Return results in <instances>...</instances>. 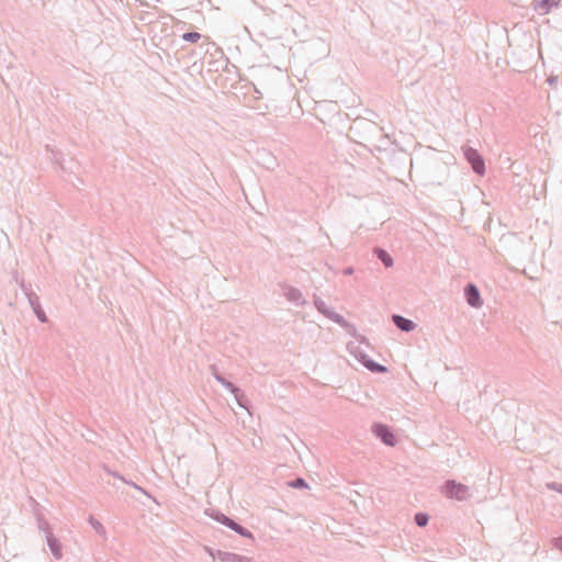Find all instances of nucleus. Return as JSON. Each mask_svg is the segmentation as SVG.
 <instances>
[{"mask_svg":"<svg viewBox=\"0 0 562 562\" xmlns=\"http://www.w3.org/2000/svg\"><path fill=\"white\" fill-rule=\"evenodd\" d=\"M464 155L468 161L471 164L473 170L481 176L484 175L485 164L481 155L475 149L472 148H467Z\"/></svg>","mask_w":562,"mask_h":562,"instance_id":"nucleus-1","label":"nucleus"},{"mask_svg":"<svg viewBox=\"0 0 562 562\" xmlns=\"http://www.w3.org/2000/svg\"><path fill=\"white\" fill-rule=\"evenodd\" d=\"M445 493L450 498H456V499L461 501L467 497L468 490L462 484H457L454 482H448L445 486Z\"/></svg>","mask_w":562,"mask_h":562,"instance_id":"nucleus-2","label":"nucleus"},{"mask_svg":"<svg viewBox=\"0 0 562 562\" xmlns=\"http://www.w3.org/2000/svg\"><path fill=\"white\" fill-rule=\"evenodd\" d=\"M374 432L383 440L384 443L393 446L395 443L394 435L383 425H375Z\"/></svg>","mask_w":562,"mask_h":562,"instance_id":"nucleus-3","label":"nucleus"},{"mask_svg":"<svg viewBox=\"0 0 562 562\" xmlns=\"http://www.w3.org/2000/svg\"><path fill=\"white\" fill-rule=\"evenodd\" d=\"M468 303L471 306L479 307L481 305V296L479 290L474 285H469L465 290Z\"/></svg>","mask_w":562,"mask_h":562,"instance_id":"nucleus-4","label":"nucleus"},{"mask_svg":"<svg viewBox=\"0 0 562 562\" xmlns=\"http://www.w3.org/2000/svg\"><path fill=\"white\" fill-rule=\"evenodd\" d=\"M553 4L554 0H536L533 3V8L541 14H547L550 12Z\"/></svg>","mask_w":562,"mask_h":562,"instance_id":"nucleus-5","label":"nucleus"},{"mask_svg":"<svg viewBox=\"0 0 562 562\" xmlns=\"http://www.w3.org/2000/svg\"><path fill=\"white\" fill-rule=\"evenodd\" d=\"M393 321H394V323L396 324V326L398 328H401L402 330H405V331L413 330L414 327H415V325H414V323L412 321L406 319V318H404L402 316H398V315H395L393 317Z\"/></svg>","mask_w":562,"mask_h":562,"instance_id":"nucleus-6","label":"nucleus"},{"mask_svg":"<svg viewBox=\"0 0 562 562\" xmlns=\"http://www.w3.org/2000/svg\"><path fill=\"white\" fill-rule=\"evenodd\" d=\"M225 524H226L229 528L234 529L236 532L240 533V535H241V536H244V537H250V536H251L249 531H247L246 529H244L241 526L237 525V524H236V522H234L233 520L226 519V520H225Z\"/></svg>","mask_w":562,"mask_h":562,"instance_id":"nucleus-7","label":"nucleus"},{"mask_svg":"<svg viewBox=\"0 0 562 562\" xmlns=\"http://www.w3.org/2000/svg\"><path fill=\"white\" fill-rule=\"evenodd\" d=\"M376 254L386 267L392 266V258L384 250H378Z\"/></svg>","mask_w":562,"mask_h":562,"instance_id":"nucleus-8","label":"nucleus"},{"mask_svg":"<svg viewBox=\"0 0 562 562\" xmlns=\"http://www.w3.org/2000/svg\"><path fill=\"white\" fill-rule=\"evenodd\" d=\"M182 38L188 42H198L201 38L200 33L191 32L182 35Z\"/></svg>","mask_w":562,"mask_h":562,"instance_id":"nucleus-9","label":"nucleus"},{"mask_svg":"<svg viewBox=\"0 0 562 562\" xmlns=\"http://www.w3.org/2000/svg\"><path fill=\"white\" fill-rule=\"evenodd\" d=\"M416 519V522L418 526H426L427 521H428V517L426 515H423V514H418L416 515L415 517Z\"/></svg>","mask_w":562,"mask_h":562,"instance_id":"nucleus-10","label":"nucleus"},{"mask_svg":"<svg viewBox=\"0 0 562 562\" xmlns=\"http://www.w3.org/2000/svg\"><path fill=\"white\" fill-rule=\"evenodd\" d=\"M49 544H50V548H52V551H53L54 555L56 558H60L61 557L60 549H59V547L56 546L55 541L50 540Z\"/></svg>","mask_w":562,"mask_h":562,"instance_id":"nucleus-11","label":"nucleus"},{"mask_svg":"<svg viewBox=\"0 0 562 562\" xmlns=\"http://www.w3.org/2000/svg\"><path fill=\"white\" fill-rule=\"evenodd\" d=\"M292 487H307L306 482L303 479H296L290 484Z\"/></svg>","mask_w":562,"mask_h":562,"instance_id":"nucleus-12","label":"nucleus"},{"mask_svg":"<svg viewBox=\"0 0 562 562\" xmlns=\"http://www.w3.org/2000/svg\"><path fill=\"white\" fill-rule=\"evenodd\" d=\"M367 367H368L369 369H371L372 371H380V372L385 371V368H384V367H382V366H378V364H373V363H371V362H370V363H367Z\"/></svg>","mask_w":562,"mask_h":562,"instance_id":"nucleus-13","label":"nucleus"},{"mask_svg":"<svg viewBox=\"0 0 562 562\" xmlns=\"http://www.w3.org/2000/svg\"><path fill=\"white\" fill-rule=\"evenodd\" d=\"M555 546H557V548H559L560 550H562V537H561V538H558V539L555 540Z\"/></svg>","mask_w":562,"mask_h":562,"instance_id":"nucleus-14","label":"nucleus"}]
</instances>
